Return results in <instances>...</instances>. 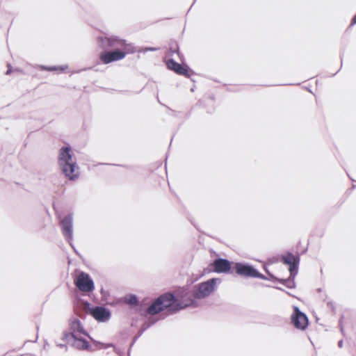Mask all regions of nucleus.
Returning <instances> with one entry per match:
<instances>
[{
  "instance_id": "f257e3e1",
  "label": "nucleus",
  "mask_w": 356,
  "mask_h": 356,
  "mask_svg": "<svg viewBox=\"0 0 356 356\" xmlns=\"http://www.w3.org/2000/svg\"><path fill=\"white\" fill-rule=\"evenodd\" d=\"M101 41L104 48L115 49L113 51L104 50L100 53L99 58L103 64L121 60L127 54L134 51L131 44L116 36L105 37Z\"/></svg>"
},
{
  "instance_id": "f03ea898",
  "label": "nucleus",
  "mask_w": 356,
  "mask_h": 356,
  "mask_svg": "<svg viewBox=\"0 0 356 356\" xmlns=\"http://www.w3.org/2000/svg\"><path fill=\"white\" fill-rule=\"evenodd\" d=\"M194 300L188 298L183 302H178L175 296L170 293H165L159 296L148 308L147 313L151 315H155L168 309L170 311H178L187 307L193 305Z\"/></svg>"
},
{
  "instance_id": "7ed1b4c3",
  "label": "nucleus",
  "mask_w": 356,
  "mask_h": 356,
  "mask_svg": "<svg viewBox=\"0 0 356 356\" xmlns=\"http://www.w3.org/2000/svg\"><path fill=\"white\" fill-rule=\"evenodd\" d=\"M59 164L65 175L70 180H74L79 176V168L72 159V153L70 147H64L60 150Z\"/></svg>"
},
{
  "instance_id": "20e7f679",
  "label": "nucleus",
  "mask_w": 356,
  "mask_h": 356,
  "mask_svg": "<svg viewBox=\"0 0 356 356\" xmlns=\"http://www.w3.org/2000/svg\"><path fill=\"white\" fill-rule=\"evenodd\" d=\"M218 281L219 279L212 278L200 284L193 293L194 298L202 299L209 296L215 290Z\"/></svg>"
},
{
  "instance_id": "39448f33",
  "label": "nucleus",
  "mask_w": 356,
  "mask_h": 356,
  "mask_svg": "<svg viewBox=\"0 0 356 356\" xmlns=\"http://www.w3.org/2000/svg\"><path fill=\"white\" fill-rule=\"evenodd\" d=\"M75 286L82 292L92 291L95 286L92 280L89 275L84 273H79L74 280Z\"/></svg>"
},
{
  "instance_id": "423d86ee",
  "label": "nucleus",
  "mask_w": 356,
  "mask_h": 356,
  "mask_svg": "<svg viewBox=\"0 0 356 356\" xmlns=\"http://www.w3.org/2000/svg\"><path fill=\"white\" fill-rule=\"evenodd\" d=\"M291 323L297 329L304 330L308 325V318L307 316L301 312L298 307H293V313L291 317Z\"/></svg>"
},
{
  "instance_id": "0eeeda50",
  "label": "nucleus",
  "mask_w": 356,
  "mask_h": 356,
  "mask_svg": "<svg viewBox=\"0 0 356 356\" xmlns=\"http://www.w3.org/2000/svg\"><path fill=\"white\" fill-rule=\"evenodd\" d=\"M166 66L169 70L175 72L176 74L184 76L187 78H189L193 74V72L189 70L187 66L182 65L171 58L166 60Z\"/></svg>"
},
{
  "instance_id": "6e6552de",
  "label": "nucleus",
  "mask_w": 356,
  "mask_h": 356,
  "mask_svg": "<svg viewBox=\"0 0 356 356\" xmlns=\"http://www.w3.org/2000/svg\"><path fill=\"white\" fill-rule=\"evenodd\" d=\"M233 269L237 275L241 276L255 277L258 275L257 270L254 268L241 263H236Z\"/></svg>"
},
{
  "instance_id": "1a4fd4ad",
  "label": "nucleus",
  "mask_w": 356,
  "mask_h": 356,
  "mask_svg": "<svg viewBox=\"0 0 356 356\" xmlns=\"http://www.w3.org/2000/svg\"><path fill=\"white\" fill-rule=\"evenodd\" d=\"M213 270L218 273H232V263L225 259H217L212 264Z\"/></svg>"
},
{
  "instance_id": "9d476101",
  "label": "nucleus",
  "mask_w": 356,
  "mask_h": 356,
  "mask_svg": "<svg viewBox=\"0 0 356 356\" xmlns=\"http://www.w3.org/2000/svg\"><path fill=\"white\" fill-rule=\"evenodd\" d=\"M284 262L289 266L291 275L294 276L297 272L299 258L291 253L286 254L283 257Z\"/></svg>"
},
{
  "instance_id": "9b49d317",
  "label": "nucleus",
  "mask_w": 356,
  "mask_h": 356,
  "mask_svg": "<svg viewBox=\"0 0 356 356\" xmlns=\"http://www.w3.org/2000/svg\"><path fill=\"white\" fill-rule=\"evenodd\" d=\"M91 315L99 321H105L110 317V313L104 307H96L91 309Z\"/></svg>"
},
{
  "instance_id": "f8f14e48",
  "label": "nucleus",
  "mask_w": 356,
  "mask_h": 356,
  "mask_svg": "<svg viewBox=\"0 0 356 356\" xmlns=\"http://www.w3.org/2000/svg\"><path fill=\"white\" fill-rule=\"evenodd\" d=\"M63 234L67 238H71L72 234V218L71 216H65L61 221Z\"/></svg>"
},
{
  "instance_id": "ddd939ff",
  "label": "nucleus",
  "mask_w": 356,
  "mask_h": 356,
  "mask_svg": "<svg viewBox=\"0 0 356 356\" xmlns=\"http://www.w3.org/2000/svg\"><path fill=\"white\" fill-rule=\"evenodd\" d=\"M71 335L74 339H78L81 334L86 335L81 323L78 320H74L71 323Z\"/></svg>"
},
{
  "instance_id": "4468645a",
  "label": "nucleus",
  "mask_w": 356,
  "mask_h": 356,
  "mask_svg": "<svg viewBox=\"0 0 356 356\" xmlns=\"http://www.w3.org/2000/svg\"><path fill=\"white\" fill-rule=\"evenodd\" d=\"M125 302L131 305H136L138 304V299L135 296H129L125 298Z\"/></svg>"
},
{
  "instance_id": "2eb2a0df",
  "label": "nucleus",
  "mask_w": 356,
  "mask_h": 356,
  "mask_svg": "<svg viewBox=\"0 0 356 356\" xmlns=\"http://www.w3.org/2000/svg\"><path fill=\"white\" fill-rule=\"evenodd\" d=\"M81 344H80V348H82V349H88V348L89 347V344H88V342L86 341V340H83V339H80L79 338H78V339H76Z\"/></svg>"
},
{
  "instance_id": "dca6fc26",
  "label": "nucleus",
  "mask_w": 356,
  "mask_h": 356,
  "mask_svg": "<svg viewBox=\"0 0 356 356\" xmlns=\"http://www.w3.org/2000/svg\"><path fill=\"white\" fill-rule=\"evenodd\" d=\"M174 54H179V48L177 47V45L175 46V47L174 49H172V48L170 49L169 51L168 52V56H172Z\"/></svg>"
},
{
  "instance_id": "f3484780",
  "label": "nucleus",
  "mask_w": 356,
  "mask_h": 356,
  "mask_svg": "<svg viewBox=\"0 0 356 356\" xmlns=\"http://www.w3.org/2000/svg\"><path fill=\"white\" fill-rule=\"evenodd\" d=\"M355 24H356V14L354 15V17L351 19L350 26H353Z\"/></svg>"
},
{
  "instance_id": "a211bd4d",
  "label": "nucleus",
  "mask_w": 356,
  "mask_h": 356,
  "mask_svg": "<svg viewBox=\"0 0 356 356\" xmlns=\"http://www.w3.org/2000/svg\"><path fill=\"white\" fill-rule=\"evenodd\" d=\"M45 69L49 71H54L57 70L56 67H45Z\"/></svg>"
},
{
  "instance_id": "6ab92c4d",
  "label": "nucleus",
  "mask_w": 356,
  "mask_h": 356,
  "mask_svg": "<svg viewBox=\"0 0 356 356\" xmlns=\"http://www.w3.org/2000/svg\"><path fill=\"white\" fill-rule=\"evenodd\" d=\"M187 294H188V293H186L184 296H181V298H184V297L186 296Z\"/></svg>"
}]
</instances>
